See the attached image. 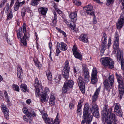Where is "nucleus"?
Instances as JSON below:
<instances>
[{
  "instance_id": "nucleus-17",
  "label": "nucleus",
  "mask_w": 124,
  "mask_h": 124,
  "mask_svg": "<svg viewBox=\"0 0 124 124\" xmlns=\"http://www.w3.org/2000/svg\"><path fill=\"white\" fill-rule=\"evenodd\" d=\"M124 23V18H119L118 19V23L116 24L117 28L120 29L123 26Z\"/></svg>"
},
{
  "instance_id": "nucleus-35",
  "label": "nucleus",
  "mask_w": 124,
  "mask_h": 124,
  "mask_svg": "<svg viewBox=\"0 0 124 124\" xmlns=\"http://www.w3.org/2000/svg\"><path fill=\"white\" fill-rule=\"evenodd\" d=\"M107 47L106 44L102 43L101 44V52L102 53H103L105 50L107 48Z\"/></svg>"
},
{
  "instance_id": "nucleus-37",
  "label": "nucleus",
  "mask_w": 124,
  "mask_h": 124,
  "mask_svg": "<svg viewBox=\"0 0 124 124\" xmlns=\"http://www.w3.org/2000/svg\"><path fill=\"white\" fill-rule=\"evenodd\" d=\"M54 18L53 20V25L54 26H55L57 23V16L56 13L55 12H54Z\"/></svg>"
},
{
  "instance_id": "nucleus-58",
  "label": "nucleus",
  "mask_w": 124,
  "mask_h": 124,
  "mask_svg": "<svg viewBox=\"0 0 124 124\" xmlns=\"http://www.w3.org/2000/svg\"><path fill=\"white\" fill-rule=\"evenodd\" d=\"M55 10L57 11V12L58 14H60L62 13V12L58 8H55Z\"/></svg>"
},
{
  "instance_id": "nucleus-25",
  "label": "nucleus",
  "mask_w": 124,
  "mask_h": 124,
  "mask_svg": "<svg viewBox=\"0 0 124 124\" xmlns=\"http://www.w3.org/2000/svg\"><path fill=\"white\" fill-rule=\"evenodd\" d=\"M30 10L29 8L25 7L23 8L21 12V15L22 17H23L25 14L26 12H30Z\"/></svg>"
},
{
  "instance_id": "nucleus-63",
  "label": "nucleus",
  "mask_w": 124,
  "mask_h": 124,
  "mask_svg": "<svg viewBox=\"0 0 124 124\" xmlns=\"http://www.w3.org/2000/svg\"><path fill=\"white\" fill-rule=\"evenodd\" d=\"M64 22L66 23L67 25H69L70 24V23L67 20H64Z\"/></svg>"
},
{
  "instance_id": "nucleus-1",
  "label": "nucleus",
  "mask_w": 124,
  "mask_h": 124,
  "mask_svg": "<svg viewBox=\"0 0 124 124\" xmlns=\"http://www.w3.org/2000/svg\"><path fill=\"white\" fill-rule=\"evenodd\" d=\"M102 114L105 119L106 123L108 122L116 124L117 121L116 117L115 115L112 113V108H110L107 109V106L103 107Z\"/></svg>"
},
{
  "instance_id": "nucleus-4",
  "label": "nucleus",
  "mask_w": 124,
  "mask_h": 124,
  "mask_svg": "<svg viewBox=\"0 0 124 124\" xmlns=\"http://www.w3.org/2000/svg\"><path fill=\"white\" fill-rule=\"evenodd\" d=\"M102 64L105 66H108L109 68L112 69L114 67V62L108 57H105L101 59Z\"/></svg>"
},
{
  "instance_id": "nucleus-42",
  "label": "nucleus",
  "mask_w": 124,
  "mask_h": 124,
  "mask_svg": "<svg viewBox=\"0 0 124 124\" xmlns=\"http://www.w3.org/2000/svg\"><path fill=\"white\" fill-rule=\"evenodd\" d=\"M12 87L14 90L18 92H19V88L18 85H12Z\"/></svg>"
},
{
  "instance_id": "nucleus-23",
  "label": "nucleus",
  "mask_w": 124,
  "mask_h": 124,
  "mask_svg": "<svg viewBox=\"0 0 124 124\" xmlns=\"http://www.w3.org/2000/svg\"><path fill=\"white\" fill-rule=\"evenodd\" d=\"M55 97L54 95H51L49 102V104L51 106H54L55 104Z\"/></svg>"
},
{
  "instance_id": "nucleus-7",
  "label": "nucleus",
  "mask_w": 124,
  "mask_h": 124,
  "mask_svg": "<svg viewBox=\"0 0 124 124\" xmlns=\"http://www.w3.org/2000/svg\"><path fill=\"white\" fill-rule=\"evenodd\" d=\"M69 62V61L68 60L66 61L62 70L63 77L66 79H67L69 77L70 67Z\"/></svg>"
},
{
  "instance_id": "nucleus-31",
  "label": "nucleus",
  "mask_w": 124,
  "mask_h": 124,
  "mask_svg": "<svg viewBox=\"0 0 124 124\" xmlns=\"http://www.w3.org/2000/svg\"><path fill=\"white\" fill-rule=\"evenodd\" d=\"M23 35V32L22 29L21 28H20L18 30L17 33V36L18 39L20 38H21V37Z\"/></svg>"
},
{
  "instance_id": "nucleus-62",
  "label": "nucleus",
  "mask_w": 124,
  "mask_h": 124,
  "mask_svg": "<svg viewBox=\"0 0 124 124\" xmlns=\"http://www.w3.org/2000/svg\"><path fill=\"white\" fill-rule=\"evenodd\" d=\"M26 102L28 104H30L31 102V100L30 99H29L27 100Z\"/></svg>"
},
{
  "instance_id": "nucleus-27",
  "label": "nucleus",
  "mask_w": 124,
  "mask_h": 124,
  "mask_svg": "<svg viewBox=\"0 0 124 124\" xmlns=\"http://www.w3.org/2000/svg\"><path fill=\"white\" fill-rule=\"evenodd\" d=\"M41 97L40 100L42 102H47L49 97L47 95H45L42 94H41Z\"/></svg>"
},
{
  "instance_id": "nucleus-59",
  "label": "nucleus",
  "mask_w": 124,
  "mask_h": 124,
  "mask_svg": "<svg viewBox=\"0 0 124 124\" xmlns=\"http://www.w3.org/2000/svg\"><path fill=\"white\" fill-rule=\"evenodd\" d=\"M6 2H4V1H3L2 2L0 5V7H3L5 3Z\"/></svg>"
},
{
  "instance_id": "nucleus-5",
  "label": "nucleus",
  "mask_w": 124,
  "mask_h": 124,
  "mask_svg": "<svg viewBox=\"0 0 124 124\" xmlns=\"http://www.w3.org/2000/svg\"><path fill=\"white\" fill-rule=\"evenodd\" d=\"M115 75L119 84L118 87L119 93L122 94H124V82L122 76L117 72L115 73Z\"/></svg>"
},
{
  "instance_id": "nucleus-16",
  "label": "nucleus",
  "mask_w": 124,
  "mask_h": 124,
  "mask_svg": "<svg viewBox=\"0 0 124 124\" xmlns=\"http://www.w3.org/2000/svg\"><path fill=\"white\" fill-rule=\"evenodd\" d=\"M58 119H53L51 120L48 117L45 120H44L45 123L47 124H59V122L57 120Z\"/></svg>"
},
{
  "instance_id": "nucleus-9",
  "label": "nucleus",
  "mask_w": 124,
  "mask_h": 124,
  "mask_svg": "<svg viewBox=\"0 0 124 124\" xmlns=\"http://www.w3.org/2000/svg\"><path fill=\"white\" fill-rule=\"evenodd\" d=\"M109 82L110 86H112L114 83V76L113 75L110 76L108 78V80H106L103 82L105 88L107 90H109L110 89Z\"/></svg>"
},
{
  "instance_id": "nucleus-41",
  "label": "nucleus",
  "mask_w": 124,
  "mask_h": 124,
  "mask_svg": "<svg viewBox=\"0 0 124 124\" xmlns=\"http://www.w3.org/2000/svg\"><path fill=\"white\" fill-rule=\"evenodd\" d=\"M13 15L12 11H10L9 13L7 15V19L8 20H9L12 19L13 17Z\"/></svg>"
},
{
  "instance_id": "nucleus-6",
  "label": "nucleus",
  "mask_w": 124,
  "mask_h": 124,
  "mask_svg": "<svg viewBox=\"0 0 124 124\" xmlns=\"http://www.w3.org/2000/svg\"><path fill=\"white\" fill-rule=\"evenodd\" d=\"M26 24L24 23L23 28V32L24 33V36L22 38L20 39L21 44L22 46L23 45L24 46H25L27 45L26 39L25 38V37L27 40H29V39L30 34L28 32L26 33Z\"/></svg>"
},
{
  "instance_id": "nucleus-57",
  "label": "nucleus",
  "mask_w": 124,
  "mask_h": 124,
  "mask_svg": "<svg viewBox=\"0 0 124 124\" xmlns=\"http://www.w3.org/2000/svg\"><path fill=\"white\" fill-rule=\"evenodd\" d=\"M93 23L94 24H96V19L95 16H94L93 18Z\"/></svg>"
},
{
  "instance_id": "nucleus-29",
  "label": "nucleus",
  "mask_w": 124,
  "mask_h": 124,
  "mask_svg": "<svg viewBox=\"0 0 124 124\" xmlns=\"http://www.w3.org/2000/svg\"><path fill=\"white\" fill-rule=\"evenodd\" d=\"M47 10V8H46L41 7L38 9L39 12L43 15L46 14Z\"/></svg>"
},
{
  "instance_id": "nucleus-2",
  "label": "nucleus",
  "mask_w": 124,
  "mask_h": 124,
  "mask_svg": "<svg viewBox=\"0 0 124 124\" xmlns=\"http://www.w3.org/2000/svg\"><path fill=\"white\" fill-rule=\"evenodd\" d=\"M119 46V36L118 33L117 32H116L115 37L114 40V43L113 45V49L115 50H117V53L116 56L117 58V61L119 62L120 61L121 62V60H118L117 58V55H120V56H122V57L123 59V53L122 52L121 50H120L118 49Z\"/></svg>"
},
{
  "instance_id": "nucleus-3",
  "label": "nucleus",
  "mask_w": 124,
  "mask_h": 124,
  "mask_svg": "<svg viewBox=\"0 0 124 124\" xmlns=\"http://www.w3.org/2000/svg\"><path fill=\"white\" fill-rule=\"evenodd\" d=\"M89 107L87 104L84 106V109L83 117L85 121H86V124H90L92 121L93 116L90 115V113L88 111Z\"/></svg>"
},
{
  "instance_id": "nucleus-15",
  "label": "nucleus",
  "mask_w": 124,
  "mask_h": 124,
  "mask_svg": "<svg viewBox=\"0 0 124 124\" xmlns=\"http://www.w3.org/2000/svg\"><path fill=\"white\" fill-rule=\"evenodd\" d=\"M17 74L18 80L21 81L23 78V73L21 67L19 66L17 68Z\"/></svg>"
},
{
  "instance_id": "nucleus-32",
  "label": "nucleus",
  "mask_w": 124,
  "mask_h": 124,
  "mask_svg": "<svg viewBox=\"0 0 124 124\" xmlns=\"http://www.w3.org/2000/svg\"><path fill=\"white\" fill-rule=\"evenodd\" d=\"M20 88L21 90L23 92H25L26 91H28V90L27 86L25 84H22L21 85Z\"/></svg>"
},
{
  "instance_id": "nucleus-47",
  "label": "nucleus",
  "mask_w": 124,
  "mask_h": 124,
  "mask_svg": "<svg viewBox=\"0 0 124 124\" xmlns=\"http://www.w3.org/2000/svg\"><path fill=\"white\" fill-rule=\"evenodd\" d=\"M73 3L76 5L78 6L80 5L81 4V2L79 1L78 0H74Z\"/></svg>"
},
{
  "instance_id": "nucleus-30",
  "label": "nucleus",
  "mask_w": 124,
  "mask_h": 124,
  "mask_svg": "<svg viewBox=\"0 0 124 124\" xmlns=\"http://www.w3.org/2000/svg\"><path fill=\"white\" fill-rule=\"evenodd\" d=\"M34 63H35L36 66L39 68H41L42 66L41 63L38 61L37 58H35L33 60Z\"/></svg>"
},
{
  "instance_id": "nucleus-33",
  "label": "nucleus",
  "mask_w": 124,
  "mask_h": 124,
  "mask_svg": "<svg viewBox=\"0 0 124 124\" xmlns=\"http://www.w3.org/2000/svg\"><path fill=\"white\" fill-rule=\"evenodd\" d=\"M82 79L81 78H79L77 80V82L79 86H81L82 85H85V83L82 80Z\"/></svg>"
},
{
  "instance_id": "nucleus-43",
  "label": "nucleus",
  "mask_w": 124,
  "mask_h": 124,
  "mask_svg": "<svg viewBox=\"0 0 124 124\" xmlns=\"http://www.w3.org/2000/svg\"><path fill=\"white\" fill-rule=\"evenodd\" d=\"M72 50L73 54L77 56L76 55V54H78V52L77 51V47L75 46H74L72 49Z\"/></svg>"
},
{
  "instance_id": "nucleus-44",
  "label": "nucleus",
  "mask_w": 124,
  "mask_h": 124,
  "mask_svg": "<svg viewBox=\"0 0 124 124\" xmlns=\"http://www.w3.org/2000/svg\"><path fill=\"white\" fill-rule=\"evenodd\" d=\"M4 94L5 95V97L6 98V100L8 103L9 104L10 103V101H9V99L8 96V93L6 91H5Z\"/></svg>"
},
{
  "instance_id": "nucleus-18",
  "label": "nucleus",
  "mask_w": 124,
  "mask_h": 124,
  "mask_svg": "<svg viewBox=\"0 0 124 124\" xmlns=\"http://www.w3.org/2000/svg\"><path fill=\"white\" fill-rule=\"evenodd\" d=\"M101 88V86H100L96 90L95 92L94 95L93 96L92 98V102H95L97 100V98L98 97V96L99 94V92L100 91Z\"/></svg>"
},
{
  "instance_id": "nucleus-24",
  "label": "nucleus",
  "mask_w": 124,
  "mask_h": 124,
  "mask_svg": "<svg viewBox=\"0 0 124 124\" xmlns=\"http://www.w3.org/2000/svg\"><path fill=\"white\" fill-rule=\"evenodd\" d=\"M34 86L35 87V90L37 88H39V89H41L42 87L40 83L39 82V81L37 78H36L35 79V83L34 84Z\"/></svg>"
},
{
  "instance_id": "nucleus-45",
  "label": "nucleus",
  "mask_w": 124,
  "mask_h": 124,
  "mask_svg": "<svg viewBox=\"0 0 124 124\" xmlns=\"http://www.w3.org/2000/svg\"><path fill=\"white\" fill-rule=\"evenodd\" d=\"M41 113L42 115V118L44 120H45L48 117L47 115L46 114L43 112V111L41 112Z\"/></svg>"
},
{
  "instance_id": "nucleus-28",
  "label": "nucleus",
  "mask_w": 124,
  "mask_h": 124,
  "mask_svg": "<svg viewBox=\"0 0 124 124\" xmlns=\"http://www.w3.org/2000/svg\"><path fill=\"white\" fill-rule=\"evenodd\" d=\"M59 48L63 51H65L67 49V45L63 42H61L59 43Z\"/></svg>"
},
{
  "instance_id": "nucleus-49",
  "label": "nucleus",
  "mask_w": 124,
  "mask_h": 124,
  "mask_svg": "<svg viewBox=\"0 0 124 124\" xmlns=\"http://www.w3.org/2000/svg\"><path fill=\"white\" fill-rule=\"evenodd\" d=\"M79 87L82 92L83 93H84L85 88V85H82L81 86H79Z\"/></svg>"
},
{
  "instance_id": "nucleus-46",
  "label": "nucleus",
  "mask_w": 124,
  "mask_h": 124,
  "mask_svg": "<svg viewBox=\"0 0 124 124\" xmlns=\"http://www.w3.org/2000/svg\"><path fill=\"white\" fill-rule=\"evenodd\" d=\"M106 4L107 6H109L111 4H112L114 2V0H106Z\"/></svg>"
},
{
  "instance_id": "nucleus-22",
  "label": "nucleus",
  "mask_w": 124,
  "mask_h": 124,
  "mask_svg": "<svg viewBox=\"0 0 124 124\" xmlns=\"http://www.w3.org/2000/svg\"><path fill=\"white\" fill-rule=\"evenodd\" d=\"M117 55V58L118 60H121V69L124 71L123 77H124V60L122 57V56H119Z\"/></svg>"
},
{
  "instance_id": "nucleus-39",
  "label": "nucleus",
  "mask_w": 124,
  "mask_h": 124,
  "mask_svg": "<svg viewBox=\"0 0 124 124\" xmlns=\"http://www.w3.org/2000/svg\"><path fill=\"white\" fill-rule=\"evenodd\" d=\"M46 74L48 80H51L52 78V76L50 71L49 70L47 71Z\"/></svg>"
},
{
  "instance_id": "nucleus-40",
  "label": "nucleus",
  "mask_w": 124,
  "mask_h": 124,
  "mask_svg": "<svg viewBox=\"0 0 124 124\" xmlns=\"http://www.w3.org/2000/svg\"><path fill=\"white\" fill-rule=\"evenodd\" d=\"M27 116L28 117H29L31 116H35V113L33 110H32L31 111L30 113L28 112L27 114Z\"/></svg>"
},
{
  "instance_id": "nucleus-60",
  "label": "nucleus",
  "mask_w": 124,
  "mask_h": 124,
  "mask_svg": "<svg viewBox=\"0 0 124 124\" xmlns=\"http://www.w3.org/2000/svg\"><path fill=\"white\" fill-rule=\"evenodd\" d=\"M49 46L50 50L51 51L52 49V44L51 42L49 43Z\"/></svg>"
},
{
  "instance_id": "nucleus-21",
  "label": "nucleus",
  "mask_w": 124,
  "mask_h": 124,
  "mask_svg": "<svg viewBox=\"0 0 124 124\" xmlns=\"http://www.w3.org/2000/svg\"><path fill=\"white\" fill-rule=\"evenodd\" d=\"M77 12L75 11L74 12L71 13L69 15L70 18L72 19V22H75L76 20V16L77 15Z\"/></svg>"
},
{
  "instance_id": "nucleus-13",
  "label": "nucleus",
  "mask_w": 124,
  "mask_h": 124,
  "mask_svg": "<svg viewBox=\"0 0 124 124\" xmlns=\"http://www.w3.org/2000/svg\"><path fill=\"white\" fill-rule=\"evenodd\" d=\"M97 71L95 68H93V69L91 75V83L93 84H95L98 81L97 78Z\"/></svg>"
},
{
  "instance_id": "nucleus-26",
  "label": "nucleus",
  "mask_w": 124,
  "mask_h": 124,
  "mask_svg": "<svg viewBox=\"0 0 124 124\" xmlns=\"http://www.w3.org/2000/svg\"><path fill=\"white\" fill-rule=\"evenodd\" d=\"M93 8V6L91 5H89L84 8V9L86 10V13L89 14L90 12L92 10Z\"/></svg>"
},
{
  "instance_id": "nucleus-20",
  "label": "nucleus",
  "mask_w": 124,
  "mask_h": 124,
  "mask_svg": "<svg viewBox=\"0 0 124 124\" xmlns=\"http://www.w3.org/2000/svg\"><path fill=\"white\" fill-rule=\"evenodd\" d=\"M79 39L84 42H87L88 41L87 36L85 34H81L80 36Z\"/></svg>"
},
{
  "instance_id": "nucleus-51",
  "label": "nucleus",
  "mask_w": 124,
  "mask_h": 124,
  "mask_svg": "<svg viewBox=\"0 0 124 124\" xmlns=\"http://www.w3.org/2000/svg\"><path fill=\"white\" fill-rule=\"evenodd\" d=\"M60 51L59 49V45H57V49L56 50V55L57 56H58L59 54L60 53Z\"/></svg>"
},
{
  "instance_id": "nucleus-48",
  "label": "nucleus",
  "mask_w": 124,
  "mask_h": 124,
  "mask_svg": "<svg viewBox=\"0 0 124 124\" xmlns=\"http://www.w3.org/2000/svg\"><path fill=\"white\" fill-rule=\"evenodd\" d=\"M78 54H76V56L75 55H74L75 57L76 58H78L80 60L82 59V56L78 52Z\"/></svg>"
},
{
  "instance_id": "nucleus-38",
  "label": "nucleus",
  "mask_w": 124,
  "mask_h": 124,
  "mask_svg": "<svg viewBox=\"0 0 124 124\" xmlns=\"http://www.w3.org/2000/svg\"><path fill=\"white\" fill-rule=\"evenodd\" d=\"M82 103L81 101L80 100V101L78 102V108L77 111L78 113L80 112L81 111V108L82 105L81 104Z\"/></svg>"
},
{
  "instance_id": "nucleus-53",
  "label": "nucleus",
  "mask_w": 124,
  "mask_h": 124,
  "mask_svg": "<svg viewBox=\"0 0 124 124\" xmlns=\"http://www.w3.org/2000/svg\"><path fill=\"white\" fill-rule=\"evenodd\" d=\"M60 32L62 34L64 37H66V33L62 31V30H60Z\"/></svg>"
},
{
  "instance_id": "nucleus-54",
  "label": "nucleus",
  "mask_w": 124,
  "mask_h": 124,
  "mask_svg": "<svg viewBox=\"0 0 124 124\" xmlns=\"http://www.w3.org/2000/svg\"><path fill=\"white\" fill-rule=\"evenodd\" d=\"M79 70V69L78 67H76L74 69V73H76Z\"/></svg>"
},
{
  "instance_id": "nucleus-56",
  "label": "nucleus",
  "mask_w": 124,
  "mask_h": 124,
  "mask_svg": "<svg viewBox=\"0 0 124 124\" xmlns=\"http://www.w3.org/2000/svg\"><path fill=\"white\" fill-rule=\"evenodd\" d=\"M69 107L70 109H72L74 108V104L72 103H70V104Z\"/></svg>"
},
{
  "instance_id": "nucleus-52",
  "label": "nucleus",
  "mask_w": 124,
  "mask_h": 124,
  "mask_svg": "<svg viewBox=\"0 0 124 124\" xmlns=\"http://www.w3.org/2000/svg\"><path fill=\"white\" fill-rule=\"evenodd\" d=\"M23 110L24 113L27 114L28 112L27 109L25 107H24L23 108Z\"/></svg>"
},
{
  "instance_id": "nucleus-55",
  "label": "nucleus",
  "mask_w": 124,
  "mask_h": 124,
  "mask_svg": "<svg viewBox=\"0 0 124 124\" xmlns=\"http://www.w3.org/2000/svg\"><path fill=\"white\" fill-rule=\"evenodd\" d=\"M111 39H108V48L111 45Z\"/></svg>"
},
{
  "instance_id": "nucleus-64",
  "label": "nucleus",
  "mask_w": 124,
  "mask_h": 124,
  "mask_svg": "<svg viewBox=\"0 0 124 124\" xmlns=\"http://www.w3.org/2000/svg\"><path fill=\"white\" fill-rule=\"evenodd\" d=\"M103 37L104 39H107V35L105 33H104L103 34Z\"/></svg>"
},
{
  "instance_id": "nucleus-19",
  "label": "nucleus",
  "mask_w": 124,
  "mask_h": 124,
  "mask_svg": "<svg viewBox=\"0 0 124 124\" xmlns=\"http://www.w3.org/2000/svg\"><path fill=\"white\" fill-rule=\"evenodd\" d=\"M24 3L25 1H23L22 2H19L17 0L15 4L14 7V10L16 11H17L19 7L22 6Z\"/></svg>"
},
{
  "instance_id": "nucleus-36",
  "label": "nucleus",
  "mask_w": 124,
  "mask_h": 124,
  "mask_svg": "<svg viewBox=\"0 0 124 124\" xmlns=\"http://www.w3.org/2000/svg\"><path fill=\"white\" fill-rule=\"evenodd\" d=\"M40 0H32L31 3V5L33 6H35L38 4L39 1ZM27 1H28V0H27Z\"/></svg>"
},
{
  "instance_id": "nucleus-34",
  "label": "nucleus",
  "mask_w": 124,
  "mask_h": 124,
  "mask_svg": "<svg viewBox=\"0 0 124 124\" xmlns=\"http://www.w3.org/2000/svg\"><path fill=\"white\" fill-rule=\"evenodd\" d=\"M2 110L3 113L9 112V110L6 106L4 104L2 103L1 105Z\"/></svg>"
},
{
  "instance_id": "nucleus-14",
  "label": "nucleus",
  "mask_w": 124,
  "mask_h": 124,
  "mask_svg": "<svg viewBox=\"0 0 124 124\" xmlns=\"http://www.w3.org/2000/svg\"><path fill=\"white\" fill-rule=\"evenodd\" d=\"M114 112L116 113V115L119 116H122L123 112L120 104L118 103H115Z\"/></svg>"
},
{
  "instance_id": "nucleus-11",
  "label": "nucleus",
  "mask_w": 124,
  "mask_h": 124,
  "mask_svg": "<svg viewBox=\"0 0 124 124\" xmlns=\"http://www.w3.org/2000/svg\"><path fill=\"white\" fill-rule=\"evenodd\" d=\"M35 91L36 97L39 96L41 94L47 95L50 92L48 88L45 87L43 90L42 89V87L41 89L39 88L35 89Z\"/></svg>"
},
{
  "instance_id": "nucleus-12",
  "label": "nucleus",
  "mask_w": 124,
  "mask_h": 124,
  "mask_svg": "<svg viewBox=\"0 0 124 124\" xmlns=\"http://www.w3.org/2000/svg\"><path fill=\"white\" fill-rule=\"evenodd\" d=\"M83 75L84 77V79L85 82L87 83L89 81L90 77L89 72L88 70L87 65L84 64L82 65Z\"/></svg>"
},
{
  "instance_id": "nucleus-8",
  "label": "nucleus",
  "mask_w": 124,
  "mask_h": 124,
  "mask_svg": "<svg viewBox=\"0 0 124 124\" xmlns=\"http://www.w3.org/2000/svg\"><path fill=\"white\" fill-rule=\"evenodd\" d=\"M74 84V82L71 80H68L64 82L62 89V93H65L70 88H72Z\"/></svg>"
},
{
  "instance_id": "nucleus-61",
  "label": "nucleus",
  "mask_w": 124,
  "mask_h": 124,
  "mask_svg": "<svg viewBox=\"0 0 124 124\" xmlns=\"http://www.w3.org/2000/svg\"><path fill=\"white\" fill-rule=\"evenodd\" d=\"M120 18H124V12H123L121 14Z\"/></svg>"
},
{
  "instance_id": "nucleus-10",
  "label": "nucleus",
  "mask_w": 124,
  "mask_h": 124,
  "mask_svg": "<svg viewBox=\"0 0 124 124\" xmlns=\"http://www.w3.org/2000/svg\"><path fill=\"white\" fill-rule=\"evenodd\" d=\"M85 104H87L89 107V108L88 110V112L90 113L91 112H92V114L96 118L98 117L99 114L98 111V105L96 104L93 103L92 107L90 109L91 110L89 111V105L87 104H85Z\"/></svg>"
},
{
  "instance_id": "nucleus-50",
  "label": "nucleus",
  "mask_w": 124,
  "mask_h": 124,
  "mask_svg": "<svg viewBox=\"0 0 124 124\" xmlns=\"http://www.w3.org/2000/svg\"><path fill=\"white\" fill-rule=\"evenodd\" d=\"M5 118L7 119H8L9 118V112L3 113Z\"/></svg>"
}]
</instances>
